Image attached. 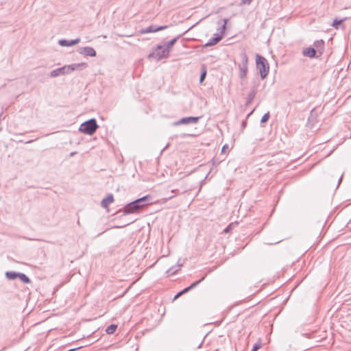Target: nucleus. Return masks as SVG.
Returning a JSON list of instances; mask_svg holds the SVG:
<instances>
[{"label": "nucleus", "instance_id": "obj_33", "mask_svg": "<svg viewBox=\"0 0 351 351\" xmlns=\"http://www.w3.org/2000/svg\"><path fill=\"white\" fill-rule=\"evenodd\" d=\"M342 176L339 178V183L341 181Z\"/></svg>", "mask_w": 351, "mask_h": 351}, {"label": "nucleus", "instance_id": "obj_2", "mask_svg": "<svg viewBox=\"0 0 351 351\" xmlns=\"http://www.w3.org/2000/svg\"><path fill=\"white\" fill-rule=\"evenodd\" d=\"M256 64L261 79H265L269 73V65L264 57L257 54L256 56Z\"/></svg>", "mask_w": 351, "mask_h": 351}, {"label": "nucleus", "instance_id": "obj_4", "mask_svg": "<svg viewBox=\"0 0 351 351\" xmlns=\"http://www.w3.org/2000/svg\"><path fill=\"white\" fill-rule=\"evenodd\" d=\"M228 22V19H223V23L222 25L219 28L218 33H216L214 34V37L211 38L207 43H206L205 46L210 47L213 46L218 43L223 36V33L226 29V25Z\"/></svg>", "mask_w": 351, "mask_h": 351}, {"label": "nucleus", "instance_id": "obj_18", "mask_svg": "<svg viewBox=\"0 0 351 351\" xmlns=\"http://www.w3.org/2000/svg\"><path fill=\"white\" fill-rule=\"evenodd\" d=\"M18 277L24 283H27H27L30 282V279L25 274L19 273Z\"/></svg>", "mask_w": 351, "mask_h": 351}, {"label": "nucleus", "instance_id": "obj_27", "mask_svg": "<svg viewBox=\"0 0 351 351\" xmlns=\"http://www.w3.org/2000/svg\"><path fill=\"white\" fill-rule=\"evenodd\" d=\"M261 346V343H255L251 351H257L258 349H260Z\"/></svg>", "mask_w": 351, "mask_h": 351}, {"label": "nucleus", "instance_id": "obj_28", "mask_svg": "<svg viewBox=\"0 0 351 351\" xmlns=\"http://www.w3.org/2000/svg\"><path fill=\"white\" fill-rule=\"evenodd\" d=\"M228 148V146L227 145H224L223 147H222V149H221V152H226V149Z\"/></svg>", "mask_w": 351, "mask_h": 351}, {"label": "nucleus", "instance_id": "obj_19", "mask_svg": "<svg viewBox=\"0 0 351 351\" xmlns=\"http://www.w3.org/2000/svg\"><path fill=\"white\" fill-rule=\"evenodd\" d=\"M178 38H179V36L171 40L170 41L165 43L163 46L165 48H167L168 49H169V48L171 47L176 43V42Z\"/></svg>", "mask_w": 351, "mask_h": 351}, {"label": "nucleus", "instance_id": "obj_6", "mask_svg": "<svg viewBox=\"0 0 351 351\" xmlns=\"http://www.w3.org/2000/svg\"><path fill=\"white\" fill-rule=\"evenodd\" d=\"M169 53V49L165 48L163 45H158L154 52L149 54V57H154L159 60L167 58Z\"/></svg>", "mask_w": 351, "mask_h": 351}, {"label": "nucleus", "instance_id": "obj_9", "mask_svg": "<svg viewBox=\"0 0 351 351\" xmlns=\"http://www.w3.org/2000/svg\"><path fill=\"white\" fill-rule=\"evenodd\" d=\"M68 74H70L71 72L75 70H83L88 66V64L86 62H81L77 64H72L69 65H66Z\"/></svg>", "mask_w": 351, "mask_h": 351}, {"label": "nucleus", "instance_id": "obj_29", "mask_svg": "<svg viewBox=\"0 0 351 351\" xmlns=\"http://www.w3.org/2000/svg\"><path fill=\"white\" fill-rule=\"evenodd\" d=\"M323 44H324V42H323L322 40H321V41H316V42L314 43V45H315L316 47H317V45H323Z\"/></svg>", "mask_w": 351, "mask_h": 351}, {"label": "nucleus", "instance_id": "obj_7", "mask_svg": "<svg viewBox=\"0 0 351 351\" xmlns=\"http://www.w3.org/2000/svg\"><path fill=\"white\" fill-rule=\"evenodd\" d=\"M199 117H188L180 119V120L173 123L174 125H186L190 123H196L199 121Z\"/></svg>", "mask_w": 351, "mask_h": 351}, {"label": "nucleus", "instance_id": "obj_30", "mask_svg": "<svg viewBox=\"0 0 351 351\" xmlns=\"http://www.w3.org/2000/svg\"><path fill=\"white\" fill-rule=\"evenodd\" d=\"M182 293L181 291L178 292L174 297V300L177 299L178 298H179L180 295H182Z\"/></svg>", "mask_w": 351, "mask_h": 351}, {"label": "nucleus", "instance_id": "obj_32", "mask_svg": "<svg viewBox=\"0 0 351 351\" xmlns=\"http://www.w3.org/2000/svg\"><path fill=\"white\" fill-rule=\"evenodd\" d=\"M245 125H246L245 122H244V121H243V122L242 123V126H243V127H245Z\"/></svg>", "mask_w": 351, "mask_h": 351}, {"label": "nucleus", "instance_id": "obj_22", "mask_svg": "<svg viewBox=\"0 0 351 351\" xmlns=\"http://www.w3.org/2000/svg\"><path fill=\"white\" fill-rule=\"evenodd\" d=\"M237 223H232L229 224V226H228V227H226V228L224 229V230H223V231H224V232H226V233H228V232H230L231 231V230H232L234 227H235V226H237Z\"/></svg>", "mask_w": 351, "mask_h": 351}, {"label": "nucleus", "instance_id": "obj_5", "mask_svg": "<svg viewBox=\"0 0 351 351\" xmlns=\"http://www.w3.org/2000/svg\"><path fill=\"white\" fill-rule=\"evenodd\" d=\"M239 56L241 60V62L238 64L239 77L241 78H244L246 77L247 73L248 58L247 54L244 52L241 53Z\"/></svg>", "mask_w": 351, "mask_h": 351}, {"label": "nucleus", "instance_id": "obj_1", "mask_svg": "<svg viewBox=\"0 0 351 351\" xmlns=\"http://www.w3.org/2000/svg\"><path fill=\"white\" fill-rule=\"evenodd\" d=\"M152 203V196L145 195L125 205L123 208V213L125 215L138 213L141 208Z\"/></svg>", "mask_w": 351, "mask_h": 351}, {"label": "nucleus", "instance_id": "obj_34", "mask_svg": "<svg viewBox=\"0 0 351 351\" xmlns=\"http://www.w3.org/2000/svg\"><path fill=\"white\" fill-rule=\"evenodd\" d=\"M73 350H74V349H72V350H69V351H73Z\"/></svg>", "mask_w": 351, "mask_h": 351}, {"label": "nucleus", "instance_id": "obj_10", "mask_svg": "<svg viewBox=\"0 0 351 351\" xmlns=\"http://www.w3.org/2000/svg\"><path fill=\"white\" fill-rule=\"evenodd\" d=\"M67 69H66V66L64 65L62 67L53 70L52 71H51L49 76L51 77H58L60 75H68Z\"/></svg>", "mask_w": 351, "mask_h": 351}, {"label": "nucleus", "instance_id": "obj_13", "mask_svg": "<svg viewBox=\"0 0 351 351\" xmlns=\"http://www.w3.org/2000/svg\"><path fill=\"white\" fill-rule=\"evenodd\" d=\"M302 54L304 56L314 58L316 55V51L313 47H308L303 50Z\"/></svg>", "mask_w": 351, "mask_h": 351}, {"label": "nucleus", "instance_id": "obj_31", "mask_svg": "<svg viewBox=\"0 0 351 351\" xmlns=\"http://www.w3.org/2000/svg\"><path fill=\"white\" fill-rule=\"evenodd\" d=\"M76 154H77V152H71V153H70V156H75Z\"/></svg>", "mask_w": 351, "mask_h": 351}, {"label": "nucleus", "instance_id": "obj_25", "mask_svg": "<svg viewBox=\"0 0 351 351\" xmlns=\"http://www.w3.org/2000/svg\"><path fill=\"white\" fill-rule=\"evenodd\" d=\"M206 71L204 70V71L202 72V74H201L200 77H199V82L200 83L203 82V81L204 80V79L206 77Z\"/></svg>", "mask_w": 351, "mask_h": 351}, {"label": "nucleus", "instance_id": "obj_21", "mask_svg": "<svg viewBox=\"0 0 351 351\" xmlns=\"http://www.w3.org/2000/svg\"><path fill=\"white\" fill-rule=\"evenodd\" d=\"M182 265H178V267H176V266H173V267H171L170 269H169L167 271V274H174L177 272V271L180 269V267H181Z\"/></svg>", "mask_w": 351, "mask_h": 351}, {"label": "nucleus", "instance_id": "obj_16", "mask_svg": "<svg viewBox=\"0 0 351 351\" xmlns=\"http://www.w3.org/2000/svg\"><path fill=\"white\" fill-rule=\"evenodd\" d=\"M19 272L15 271H7L5 276L9 280H14L18 277Z\"/></svg>", "mask_w": 351, "mask_h": 351}, {"label": "nucleus", "instance_id": "obj_24", "mask_svg": "<svg viewBox=\"0 0 351 351\" xmlns=\"http://www.w3.org/2000/svg\"><path fill=\"white\" fill-rule=\"evenodd\" d=\"M342 22H343V20L335 19V20L333 21L332 27H334L335 28L337 29L338 28V25H340Z\"/></svg>", "mask_w": 351, "mask_h": 351}, {"label": "nucleus", "instance_id": "obj_23", "mask_svg": "<svg viewBox=\"0 0 351 351\" xmlns=\"http://www.w3.org/2000/svg\"><path fill=\"white\" fill-rule=\"evenodd\" d=\"M269 117H270V115H269V112H267V113H265V114L262 117L261 120V123H265V122H267V121L269 120Z\"/></svg>", "mask_w": 351, "mask_h": 351}, {"label": "nucleus", "instance_id": "obj_14", "mask_svg": "<svg viewBox=\"0 0 351 351\" xmlns=\"http://www.w3.org/2000/svg\"><path fill=\"white\" fill-rule=\"evenodd\" d=\"M113 195L112 194H110L101 201V206L104 208H107L109 206V204L113 202Z\"/></svg>", "mask_w": 351, "mask_h": 351}, {"label": "nucleus", "instance_id": "obj_8", "mask_svg": "<svg viewBox=\"0 0 351 351\" xmlns=\"http://www.w3.org/2000/svg\"><path fill=\"white\" fill-rule=\"evenodd\" d=\"M77 52L81 55L89 57H95L97 54L96 51L91 47H80Z\"/></svg>", "mask_w": 351, "mask_h": 351}, {"label": "nucleus", "instance_id": "obj_11", "mask_svg": "<svg viewBox=\"0 0 351 351\" xmlns=\"http://www.w3.org/2000/svg\"><path fill=\"white\" fill-rule=\"evenodd\" d=\"M167 28V25H162V26H156V25H150L145 29L142 30V33L143 34H148V33H154L157 32L160 30H163Z\"/></svg>", "mask_w": 351, "mask_h": 351}, {"label": "nucleus", "instance_id": "obj_17", "mask_svg": "<svg viewBox=\"0 0 351 351\" xmlns=\"http://www.w3.org/2000/svg\"><path fill=\"white\" fill-rule=\"evenodd\" d=\"M117 328V325L111 324L106 328V332H107V334L111 335V334H113L116 331Z\"/></svg>", "mask_w": 351, "mask_h": 351}, {"label": "nucleus", "instance_id": "obj_20", "mask_svg": "<svg viewBox=\"0 0 351 351\" xmlns=\"http://www.w3.org/2000/svg\"><path fill=\"white\" fill-rule=\"evenodd\" d=\"M255 95H256V92L254 90H252L249 94H248V96H247V104H249L250 103L252 102V101L254 99V98L255 97Z\"/></svg>", "mask_w": 351, "mask_h": 351}, {"label": "nucleus", "instance_id": "obj_15", "mask_svg": "<svg viewBox=\"0 0 351 351\" xmlns=\"http://www.w3.org/2000/svg\"><path fill=\"white\" fill-rule=\"evenodd\" d=\"M204 279V277L202 278L199 280L198 281H196L193 283H192L189 287H186L185 289H184L182 291H181V293L182 294H184L186 292H188L189 291H190L191 289H192L193 288L195 287L198 284H199Z\"/></svg>", "mask_w": 351, "mask_h": 351}, {"label": "nucleus", "instance_id": "obj_26", "mask_svg": "<svg viewBox=\"0 0 351 351\" xmlns=\"http://www.w3.org/2000/svg\"><path fill=\"white\" fill-rule=\"evenodd\" d=\"M254 0H241L240 5H250Z\"/></svg>", "mask_w": 351, "mask_h": 351}, {"label": "nucleus", "instance_id": "obj_12", "mask_svg": "<svg viewBox=\"0 0 351 351\" xmlns=\"http://www.w3.org/2000/svg\"><path fill=\"white\" fill-rule=\"evenodd\" d=\"M80 42V38H77L73 40H68L65 39L59 40L58 43L62 47H71Z\"/></svg>", "mask_w": 351, "mask_h": 351}, {"label": "nucleus", "instance_id": "obj_3", "mask_svg": "<svg viewBox=\"0 0 351 351\" xmlns=\"http://www.w3.org/2000/svg\"><path fill=\"white\" fill-rule=\"evenodd\" d=\"M97 128L98 125L96 120L90 119L80 125L79 131L85 134L93 135L96 132Z\"/></svg>", "mask_w": 351, "mask_h": 351}]
</instances>
